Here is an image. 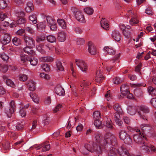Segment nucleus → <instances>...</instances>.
<instances>
[{
    "label": "nucleus",
    "instance_id": "obj_47",
    "mask_svg": "<svg viewBox=\"0 0 156 156\" xmlns=\"http://www.w3.org/2000/svg\"><path fill=\"white\" fill-rule=\"evenodd\" d=\"M49 26L50 30L53 31H55L57 30V25L56 24V22Z\"/></svg>",
    "mask_w": 156,
    "mask_h": 156
},
{
    "label": "nucleus",
    "instance_id": "obj_50",
    "mask_svg": "<svg viewBox=\"0 0 156 156\" xmlns=\"http://www.w3.org/2000/svg\"><path fill=\"white\" fill-rule=\"evenodd\" d=\"M122 82L121 80L119 78L116 77L113 79V82L114 84H118Z\"/></svg>",
    "mask_w": 156,
    "mask_h": 156
},
{
    "label": "nucleus",
    "instance_id": "obj_41",
    "mask_svg": "<svg viewBox=\"0 0 156 156\" xmlns=\"http://www.w3.org/2000/svg\"><path fill=\"white\" fill-rule=\"evenodd\" d=\"M93 118L95 120L99 119L101 118L100 113L98 111H95L93 115Z\"/></svg>",
    "mask_w": 156,
    "mask_h": 156
},
{
    "label": "nucleus",
    "instance_id": "obj_10",
    "mask_svg": "<svg viewBox=\"0 0 156 156\" xmlns=\"http://www.w3.org/2000/svg\"><path fill=\"white\" fill-rule=\"evenodd\" d=\"M15 108L14 101H11L10 103L9 107L6 108L5 109V113L8 117H10L12 114L14 113L15 110Z\"/></svg>",
    "mask_w": 156,
    "mask_h": 156
},
{
    "label": "nucleus",
    "instance_id": "obj_1",
    "mask_svg": "<svg viewBox=\"0 0 156 156\" xmlns=\"http://www.w3.org/2000/svg\"><path fill=\"white\" fill-rule=\"evenodd\" d=\"M95 138L96 141L99 143V145L97 144H94L91 147L89 144H85L80 148V151L83 154H87L89 152L101 154L105 149V146L106 144H112L116 141L115 136L110 133H106L105 135L103 140H102L100 134L98 133L95 135Z\"/></svg>",
    "mask_w": 156,
    "mask_h": 156
},
{
    "label": "nucleus",
    "instance_id": "obj_25",
    "mask_svg": "<svg viewBox=\"0 0 156 156\" xmlns=\"http://www.w3.org/2000/svg\"><path fill=\"white\" fill-rule=\"evenodd\" d=\"M56 94L59 96H63L65 94L64 89L61 86L57 87L55 88Z\"/></svg>",
    "mask_w": 156,
    "mask_h": 156
},
{
    "label": "nucleus",
    "instance_id": "obj_56",
    "mask_svg": "<svg viewBox=\"0 0 156 156\" xmlns=\"http://www.w3.org/2000/svg\"><path fill=\"white\" fill-rule=\"evenodd\" d=\"M7 17V14L6 13H0V20L3 21L5 18Z\"/></svg>",
    "mask_w": 156,
    "mask_h": 156
},
{
    "label": "nucleus",
    "instance_id": "obj_6",
    "mask_svg": "<svg viewBox=\"0 0 156 156\" xmlns=\"http://www.w3.org/2000/svg\"><path fill=\"white\" fill-rule=\"evenodd\" d=\"M119 136L120 139L123 140L125 143L128 144H132V141L131 138L125 131L121 130L119 133Z\"/></svg>",
    "mask_w": 156,
    "mask_h": 156
},
{
    "label": "nucleus",
    "instance_id": "obj_13",
    "mask_svg": "<svg viewBox=\"0 0 156 156\" xmlns=\"http://www.w3.org/2000/svg\"><path fill=\"white\" fill-rule=\"evenodd\" d=\"M140 109L142 111V113L141 112H138V113L140 115V117L144 119H146L145 117V116L142 115L143 113H148L149 112V109L146 106L144 105L141 106L139 107Z\"/></svg>",
    "mask_w": 156,
    "mask_h": 156
},
{
    "label": "nucleus",
    "instance_id": "obj_38",
    "mask_svg": "<svg viewBox=\"0 0 156 156\" xmlns=\"http://www.w3.org/2000/svg\"><path fill=\"white\" fill-rule=\"evenodd\" d=\"M47 39L48 41L51 43H53L56 41V38L54 36L49 35L47 37Z\"/></svg>",
    "mask_w": 156,
    "mask_h": 156
},
{
    "label": "nucleus",
    "instance_id": "obj_29",
    "mask_svg": "<svg viewBox=\"0 0 156 156\" xmlns=\"http://www.w3.org/2000/svg\"><path fill=\"white\" fill-rule=\"evenodd\" d=\"M114 110L116 111L114 114H119L120 115L122 113V110L118 104H115L114 107Z\"/></svg>",
    "mask_w": 156,
    "mask_h": 156
},
{
    "label": "nucleus",
    "instance_id": "obj_14",
    "mask_svg": "<svg viewBox=\"0 0 156 156\" xmlns=\"http://www.w3.org/2000/svg\"><path fill=\"white\" fill-rule=\"evenodd\" d=\"M121 94L123 96H126L129 93V86L126 84L122 85L120 88Z\"/></svg>",
    "mask_w": 156,
    "mask_h": 156
},
{
    "label": "nucleus",
    "instance_id": "obj_32",
    "mask_svg": "<svg viewBox=\"0 0 156 156\" xmlns=\"http://www.w3.org/2000/svg\"><path fill=\"white\" fill-rule=\"evenodd\" d=\"M115 60L113 59L110 62H108V64L107 66L106 67V69L107 71H110L111 69L113 68V66H111L112 63H115Z\"/></svg>",
    "mask_w": 156,
    "mask_h": 156
},
{
    "label": "nucleus",
    "instance_id": "obj_17",
    "mask_svg": "<svg viewBox=\"0 0 156 156\" xmlns=\"http://www.w3.org/2000/svg\"><path fill=\"white\" fill-rule=\"evenodd\" d=\"M83 12L88 15H92L94 12V9L92 7L86 6L83 9Z\"/></svg>",
    "mask_w": 156,
    "mask_h": 156
},
{
    "label": "nucleus",
    "instance_id": "obj_57",
    "mask_svg": "<svg viewBox=\"0 0 156 156\" xmlns=\"http://www.w3.org/2000/svg\"><path fill=\"white\" fill-rule=\"evenodd\" d=\"M1 57L3 60L4 61H7L9 58V56L5 53H2L1 55Z\"/></svg>",
    "mask_w": 156,
    "mask_h": 156
},
{
    "label": "nucleus",
    "instance_id": "obj_12",
    "mask_svg": "<svg viewBox=\"0 0 156 156\" xmlns=\"http://www.w3.org/2000/svg\"><path fill=\"white\" fill-rule=\"evenodd\" d=\"M88 51L91 55H95L96 53V48L91 42L88 43Z\"/></svg>",
    "mask_w": 156,
    "mask_h": 156
},
{
    "label": "nucleus",
    "instance_id": "obj_55",
    "mask_svg": "<svg viewBox=\"0 0 156 156\" xmlns=\"http://www.w3.org/2000/svg\"><path fill=\"white\" fill-rule=\"evenodd\" d=\"M62 105L60 104L58 105L55 108L53 109V111L54 113H56L58 111L60 110Z\"/></svg>",
    "mask_w": 156,
    "mask_h": 156
},
{
    "label": "nucleus",
    "instance_id": "obj_37",
    "mask_svg": "<svg viewBox=\"0 0 156 156\" xmlns=\"http://www.w3.org/2000/svg\"><path fill=\"white\" fill-rule=\"evenodd\" d=\"M29 20L32 21L34 24H36L37 22L36 16L35 14H32L29 16Z\"/></svg>",
    "mask_w": 156,
    "mask_h": 156
},
{
    "label": "nucleus",
    "instance_id": "obj_40",
    "mask_svg": "<svg viewBox=\"0 0 156 156\" xmlns=\"http://www.w3.org/2000/svg\"><path fill=\"white\" fill-rule=\"evenodd\" d=\"M20 60L22 62H24L26 61H28L29 60V57L26 55H20Z\"/></svg>",
    "mask_w": 156,
    "mask_h": 156
},
{
    "label": "nucleus",
    "instance_id": "obj_52",
    "mask_svg": "<svg viewBox=\"0 0 156 156\" xmlns=\"http://www.w3.org/2000/svg\"><path fill=\"white\" fill-rule=\"evenodd\" d=\"M0 70L3 72H6L8 70V68L6 65H0Z\"/></svg>",
    "mask_w": 156,
    "mask_h": 156
},
{
    "label": "nucleus",
    "instance_id": "obj_53",
    "mask_svg": "<svg viewBox=\"0 0 156 156\" xmlns=\"http://www.w3.org/2000/svg\"><path fill=\"white\" fill-rule=\"evenodd\" d=\"M76 43L78 45H81L84 43V40L83 38H79L76 40Z\"/></svg>",
    "mask_w": 156,
    "mask_h": 156
},
{
    "label": "nucleus",
    "instance_id": "obj_58",
    "mask_svg": "<svg viewBox=\"0 0 156 156\" xmlns=\"http://www.w3.org/2000/svg\"><path fill=\"white\" fill-rule=\"evenodd\" d=\"M52 60L48 59V58L46 57H41L40 59V61L42 62H51Z\"/></svg>",
    "mask_w": 156,
    "mask_h": 156
},
{
    "label": "nucleus",
    "instance_id": "obj_26",
    "mask_svg": "<svg viewBox=\"0 0 156 156\" xmlns=\"http://www.w3.org/2000/svg\"><path fill=\"white\" fill-rule=\"evenodd\" d=\"M120 115L119 114H114V118L116 124L119 126H122L123 122L120 119Z\"/></svg>",
    "mask_w": 156,
    "mask_h": 156
},
{
    "label": "nucleus",
    "instance_id": "obj_44",
    "mask_svg": "<svg viewBox=\"0 0 156 156\" xmlns=\"http://www.w3.org/2000/svg\"><path fill=\"white\" fill-rule=\"evenodd\" d=\"M28 61L30 62V64L33 66H35L37 64L38 61L35 58L31 59L29 58Z\"/></svg>",
    "mask_w": 156,
    "mask_h": 156
},
{
    "label": "nucleus",
    "instance_id": "obj_60",
    "mask_svg": "<svg viewBox=\"0 0 156 156\" xmlns=\"http://www.w3.org/2000/svg\"><path fill=\"white\" fill-rule=\"evenodd\" d=\"M51 102V99L49 97H47L45 99L44 103L46 105H49Z\"/></svg>",
    "mask_w": 156,
    "mask_h": 156
},
{
    "label": "nucleus",
    "instance_id": "obj_33",
    "mask_svg": "<svg viewBox=\"0 0 156 156\" xmlns=\"http://www.w3.org/2000/svg\"><path fill=\"white\" fill-rule=\"evenodd\" d=\"M127 111L131 115H135L136 112V111L135 108L131 107H129L127 108Z\"/></svg>",
    "mask_w": 156,
    "mask_h": 156
},
{
    "label": "nucleus",
    "instance_id": "obj_3",
    "mask_svg": "<svg viewBox=\"0 0 156 156\" xmlns=\"http://www.w3.org/2000/svg\"><path fill=\"white\" fill-rule=\"evenodd\" d=\"M71 10L73 12L75 17L77 20L81 23H85L84 16L81 11L73 7L71 8Z\"/></svg>",
    "mask_w": 156,
    "mask_h": 156
},
{
    "label": "nucleus",
    "instance_id": "obj_22",
    "mask_svg": "<svg viewBox=\"0 0 156 156\" xmlns=\"http://www.w3.org/2000/svg\"><path fill=\"white\" fill-rule=\"evenodd\" d=\"M113 38L117 41H119L120 40V35L117 30H114L112 34Z\"/></svg>",
    "mask_w": 156,
    "mask_h": 156
},
{
    "label": "nucleus",
    "instance_id": "obj_59",
    "mask_svg": "<svg viewBox=\"0 0 156 156\" xmlns=\"http://www.w3.org/2000/svg\"><path fill=\"white\" fill-rule=\"evenodd\" d=\"M135 93L138 97L141 96L143 94V91L140 90H136L135 91Z\"/></svg>",
    "mask_w": 156,
    "mask_h": 156
},
{
    "label": "nucleus",
    "instance_id": "obj_20",
    "mask_svg": "<svg viewBox=\"0 0 156 156\" xmlns=\"http://www.w3.org/2000/svg\"><path fill=\"white\" fill-rule=\"evenodd\" d=\"M29 90L30 91H34L35 89V83L33 80H30L27 83Z\"/></svg>",
    "mask_w": 156,
    "mask_h": 156
},
{
    "label": "nucleus",
    "instance_id": "obj_4",
    "mask_svg": "<svg viewBox=\"0 0 156 156\" xmlns=\"http://www.w3.org/2000/svg\"><path fill=\"white\" fill-rule=\"evenodd\" d=\"M111 120L110 119H107V120L104 122L103 125L102 124L101 122L99 119L95 120L94 124L96 127L98 129L103 128V126H106L110 129H112L113 127L111 123Z\"/></svg>",
    "mask_w": 156,
    "mask_h": 156
},
{
    "label": "nucleus",
    "instance_id": "obj_61",
    "mask_svg": "<svg viewBox=\"0 0 156 156\" xmlns=\"http://www.w3.org/2000/svg\"><path fill=\"white\" fill-rule=\"evenodd\" d=\"M21 122V123L20 122H18V124L16 126V129H21L24 126V123L22 122Z\"/></svg>",
    "mask_w": 156,
    "mask_h": 156
},
{
    "label": "nucleus",
    "instance_id": "obj_63",
    "mask_svg": "<svg viewBox=\"0 0 156 156\" xmlns=\"http://www.w3.org/2000/svg\"><path fill=\"white\" fill-rule=\"evenodd\" d=\"M45 39L44 37L42 36H40L37 37L36 41L37 42H40L43 41Z\"/></svg>",
    "mask_w": 156,
    "mask_h": 156
},
{
    "label": "nucleus",
    "instance_id": "obj_49",
    "mask_svg": "<svg viewBox=\"0 0 156 156\" xmlns=\"http://www.w3.org/2000/svg\"><path fill=\"white\" fill-rule=\"evenodd\" d=\"M17 21L18 24H21L25 23L26 22V20L25 18L21 17L19 18Z\"/></svg>",
    "mask_w": 156,
    "mask_h": 156
},
{
    "label": "nucleus",
    "instance_id": "obj_23",
    "mask_svg": "<svg viewBox=\"0 0 156 156\" xmlns=\"http://www.w3.org/2000/svg\"><path fill=\"white\" fill-rule=\"evenodd\" d=\"M34 47H31L30 46H26L23 48L24 51L26 53L31 55H34L35 54V52L32 50Z\"/></svg>",
    "mask_w": 156,
    "mask_h": 156
},
{
    "label": "nucleus",
    "instance_id": "obj_28",
    "mask_svg": "<svg viewBox=\"0 0 156 156\" xmlns=\"http://www.w3.org/2000/svg\"><path fill=\"white\" fill-rule=\"evenodd\" d=\"M34 8L33 3L31 2H28L27 6L25 8L26 11L27 12H30L34 9Z\"/></svg>",
    "mask_w": 156,
    "mask_h": 156
},
{
    "label": "nucleus",
    "instance_id": "obj_35",
    "mask_svg": "<svg viewBox=\"0 0 156 156\" xmlns=\"http://www.w3.org/2000/svg\"><path fill=\"white\" fill-rule=\"evenodd\" d=\"M148 91L150 94L152 95H156V89L151 86H149L148 88Z\"/></svg>",
    "mask_w": 156,
    "mask_h": 156
},
{
    "label": "nucleus",
    "instance_id": "obj_16",
    "mask_svg": "<svg viewBox=\"0 0 156 156\" xmlns=\"http://www.w3.org/2000/svg\"><path fill=\"white\" fill-rule=\"evenodd\" d=\"M66 34L63 31L59 32L58 33V39L60 42H63L66 40Z\"/></svg>",
    "mask_w": 156,
    "mask_h": 156
},
{
    "label": "nucleus",
    "instance_id": "obj_5",
    "mask_svg": "<svg viewBox=\"0 0 156 156\" xmlns=\"http://www.w3.org/2000/svg\"><path fill=\"white\" fill-rule=\"evenodd\" d=\"M135 129L136 132H139V135L134 134L133 138L134 141L139 144L144 140H146V138L143 132L140 131V130L138 128H136Z\"/></svg>",
    "mask_w": 156,
    "mask_h": 156
},
{
    "label": "nucleus",
    "instance_id": "obj_15",
    "mask_svg": "<svg viewBox=\"0 0 156 156\" xmlns=\"http://www.w3.org/2000/svg\"><path fill=\"white\" fill-rule=\"evenodd\" d=\"M103 51L108 54L111 55L115 54V53L114 49L110 46H105L103 49Z\"/></svg>",
    "mask_w": 156,
    "mask_h": 156
},
{
    "label": "nucleus",
    "instance_id": "obj_36",
    "mask_svg": "<svg viewBox=\"0 0 156 156\" xmlns=\"http://www.w3.org/2000/svg\"><path fill=\"white\" fill-rule=\"evenodd\" d=\"M44 46V45L40 44L39 45H37L36 47V49L37 51L42 54H44L45 53V50L43 48V47Z\"/></svg>",
    "mask_w": 156,
    "mask_h": 156
},
{
    "label": "nucleus",
    "instance_id": "obj_24",
    "mask_svg": "<svg viewBox=\"0 0 156 156\" xmlns=\"http://www.w3.org/2000/svg\"><path fill=\"white\" fill-rule=\"evenodd\" d=\"M30 96L34 102L36 104H38L40 101V99L38 95L36 94L31 93Z\"/></svg>",
    "mask_w": 156,
    "mask_h": 156
},
{
    "label": "nucleus",
    "instance_id": "obj_39",
    "mask_svg": "<svg viewBox=\"0 0 156 156\" xmlns=\"http://www.w3.org/2000/svg\"><path fill=\"white\" fill-rule=\"evenodd\" d=\"M18 78L20 81H25L27 80V76L25 74H21L19 75Z\"/></svg>",
    "mask_w": 156,
    "mask_h": 156
},
{
    "label": "nucleus",
    "instance_id": "obj_42",
    "mask_svg": "<svg viewBox=\"0 0 156 156\" xmlns=\"http://www.w3.org/2000/svg\"><path fill=\"white\" fill-rule=\"evenodd\" d=\"M42 151H46L50 149V146L49 144H46L45 143H44L42 144Z\"/></svg>",
    "mask_w": 156,
    "mask_h": 156
},
{
    "label": "nucleus",
    "instance_id": "obj_46",
    "mask_svg": "<svg viewBox=\"0 0 156 156\" xmlns=\"http://www.w3.org/2000/svg\"><path fill=\"white\" fill-rule=\"evenodd\" d=\"M7 84L11 87H14L15 85L13 81L9 79H7L6 80Z\"/></svg>",
    "mask_w": 156,
    "mask_h": 156
},
{
    "label": "nucleus",
    "instance_id": "obj_19",
    "mask_svg": "<svg viewBox=\"0 0 156 156\" xmlns=\"http://www.w3.org/2000/svg\"><path fill=\"white\" fill-rule=\"evenodd\" d=\"M141 150H143L147 152H150L148 145L143 140L139 144Z\"/></svg>",
    "mask_w": 156,
    "mask_h": 156
},
{
    "label": "nucleus",
    "instance_id": "obj_8",
    "mask_svg": "<svg viewBox=\"0 0 156 156\" xmlns=\"http://www.w3.org/2000/svg\"><path fill=\"white\" fill-rule=\"evenodd\" d=\"M127 15L128 16H133L131 20H129L130 25L133 26L139 22V20L137 18V16L131 10H127Z\"/></svg>",
    "mask_w": 156,
    "mask_h": 156
},
{
    "label": "nucleus",
    "instance_id": "obj_45",
    "mask_svg": "<svg viewBox=\"0 0 156 156\" xmlns=\"http://www.w3.org/2000/svg\"><path fill=\"white\" fill-rule=\"evenodd\" d=\"M16 35L20 36H23L25 34V31L24 29H21L18 30L16 32Z\"/></svg>",
    "mask_w": 156,
    "mask_h": 156
},
{
    "label": "nucleus",
    "instance_id": "obj_51",
    "mask_svg": "<svg viewBox=\"0 0 156 156\" xmlns=\"http://www.w3.org/2000/svg\"><path fill=\"white\" fill-rule=\"evenodd\" d=\"M7 6V3L4 0H0V7L4 9Z\"/></svg>",
    "mask_w": 156,
    "mask_h": 156
},
{
    "label": "nucleus",
    "instance_id": "obj_21",
    "mask_svg": "<svg viewBox=\"0 0 156 156\" xmlns=\"http://www.w3.org/2000/svg\"><path fill=\"white\" fill-rule=\"evenodd\" d=\"M10 41L11 37L10 35L8 34H5L3 36L2 42L3 44H6L9 43Z\"/></svg>",
    "mask_w": 156,
    "mask_h": 156
},
{
    "label": "nucleus",
    "instance_id": "obj_11",
    "mask_svg": "<svg viewBox=\"0 0 156 156\" xmlns=\"http://www.w3.org/2000/svg\"><path fill=\"white\" fill-rule=\"evenodd\" d=\"M104 78V77L103 75L102 70L100 68L96 72L95 77V80L96 82H100L103 80Z\"/></svg>",
    "mask_w": 156,
    "mask_h": 156
},
{
    "label": "nucleus",
    "instance_id": "obj_54",
    "mask_svg": "<svg viewBox=\"0 0 156 156\" xmlns=\"http://www.w3.org/2000/svg\"><path fill=\"white\" fill-rule=\"evenodd\" d=\"M40 77L45 79H48L50 78L49 76L47 74L43 73H41L40 74Z\"/></svg>",
    "mask_w": 156,
    "mask_h": 156
},
{
    "label": "nucleus",
    "instance_id": "obj_43",
    "mask_svg": "<svg viewBox=\"0 0 156 156\" xmlns=\"http://www.w3.org/2000/svg\"><path fill=\"white\" fill-rule=\"evenodd\" d=\"M120 29L123 31V34L124 36L127 37L128 36L129 34L127 33L126 30V28L125 26L123 24H121L120 25Z\"/></svg>",
    "mask_w": 156,
    "mask_h": 156
},
{
    "label": "nucleus",
    "instance_id": "obj_62",
    "mask_svg": "<svg viewBox=\"0 0 156 156\" xmlns=\"http://www.w3.org/2000/svg\"><path fill=\"white\" fill-rule=\"evenodd\" d=\"M74 30L77 34H80L82 32V30L79 27H74Z\"/></svg>",
    "mask_w": 156,
    "mask_h": 156
},
{
    "label": "nucleus",
    "instance_id": "obj_31",
    "mask_svg": "<svg viewBox=\"0 0 156 156\" xmlns=\"http://www.w3.org/2000/svg\"><path fill=\"white\" fill-rule=\"evenodd\" d=\"M46 20L48 25L53 23H54L55 22V21L54 18L50 16H46Z\"/></svg>",
    "mask_w": 156,
    "mask_h": 156
},
{
    "label": "nucleus",
    "instance_id": "obj_7",
    "mask_svg": "<svg viewBox=\"0 0 156 156\" xmlns=\"http://www.w3.org/2000/svg\"><path fill=\"white\" fill-rule=\"evenodd\" d=\"M76 65L83 72H87L88 70V66L86 63L83 60L80 59H76Z\"/></svg>",
    "mask_w": 156,
    "mask_h": 156
},
{
    "label": "nucleus",
    "instance_id": "obj_34",
    "mask_svg": "<svg viewBox=\"0 0 156 156\" xmlns=\"http://www.w3.org/2000/svg\"><path fill=\"white\" fill-rule=\"evenodd\" d=\"M42 69L45 71L48 72L50 70V66L47 64L42 63L41 65Z\"/></svg>",
    "mask_w": 156,
    "mask_h": 156
},
{
    "label": "nucleus",
    "instance_id": "obj_9",
    "mask_svg": "<svg viewBox=\"0 0 156 156\" xmlns=\"http://www.w3.org/2000/svg\"><path fill=\"white\" fill-rule=\"evenodd\" d=\"M23 39L26 46H30L31 47H35V41L32 37L27 35H24Z\"/></svg>",
    "mask_w": 156,
    "mask_h": 156
},
{
    "label": "nucleus",
    "instance_id": "obj_2",
    "mask_svg": "<svg viewBox=\"0 0 156 156\" xmlns=\"http://www.w3.org/2000/svg\"><path fill=\"white\" fill-rule=\"evenodd\" d=\"M108 154V156H129L130 155L128 151L123 146L118 149L114 147H111Z\"/></svg>",
    "mask_w": 156,
    "mask_h": 156
},
{
    "label": "nucleus",
    "instance_id": "obj_18",
    "mask_svg": "<svg viewBox=\"0 0 156 156\" xmlns=\"http://www.w3.org/2000/svg\"><path fill=\"white\" fill-rule=\"evenodd\" d=\"M101 25L104 29L105 30L108 29L109 24L108 21L105 18H102L101 21Z\"/></svg>",
    "mask_w": 156,
    "mask_h": 156
},
{
    "label": "nucleus",
    "instance_id": "obj_48",
    "mask_svg": "<svg viewBox=\"0 0 156 156\" xmlns=\"http://www.w3.org/2000/svg\"><path fill=\"white\" fill-rule=\"evenodd\" d=\"M56 64L57 67L59 70L62 71L63 70V67L60 61H58L56 62Z\"/></svg>",
    "mask_w": 156,
    "mask_h": 156
},
{
    "label": "nucleus",
    "instance_id": "obj_30",
    "mask_svg": "<svg viewBox=\"0 0 156 156\" xmlns=\"http://www.w3.org/2000/svg\"><path fill=\"white\" fill-rule=\"evenodd\" d=\"M13 44L16 46H18L21 44V40L17 37H14L12 39Z\"/></svg>",
    "mask_w": 156,
    "mask_h": 156
},
{
    "label": "nucleus",
    "instance_id": "obj_64",
    "mask_svg": "<svg viewBox=\"0 0 156 156\" xmlns=\"http://www.w3.org/2000/svg\"><path fill=\"white\" fill-rule=\"evenodd\" d=\"M151 104L154 107H156V98H152L151 101Z\"/></svg>",
    "mask_w": 156,
    "mask_h": 156
},
{
    "label": "nucleus",
    "instance_id": "obj_27",
    "mask_svg": "<svg viewBox=\"0 0 156 156\" xmlns=\"http://www.w3.org/2000/svg\"><path fill=\"white\" fill-rule=\"evenodd\" d=\"M58 25L63 29H65L66 28V23L65 20L62 19H58L57 20Z\"/></svg>",
    "mask_w": 156,
    "mask_h": 156
}]
</instances>
